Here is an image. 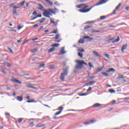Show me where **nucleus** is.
<instances>
[{
	"instance_id": "nucleus-1",
	"label": "nucleus",
	"mask_w": 129,
	"mask_h": 129,
	"mask_svg": "<svg viewBox=\"0 0 129 129\" xmlns=\"http://www.w3.org/2000/svg\"><path fill=\"white\" fill-rule=\"evenodd\" d=\"M106 3V1H105V0H101L100 1V2L94 5L93 6H92L89 9H87V8H88V5H87L85 4H82L79 5H77L76 8H77V9H81L78 11L80 13H88V12H90V11H91V10H92L94 7L100 6V5H103Z\"/></svg>"
},
{
	"instance_id": "nucleus-2",
	"label": "nucleus",
	"mask_w": 129,
	"mask_h": 129,
	"mask_svg": "<svg viewBox=\"0 0 129 129\" xmlns=\"http://www.w3.org/2000/svg\"><path fill=\"white\" fill-rule=\"evenodd\" d=\"M76 62V63H77V64H76V67L74 69V72H77L78 71H79V70H81V69H82V68L83 67V64L84 65L87 66V63L85 62L84 60H77Z\"/></svg>"
},
{
	"instance_id": "nucleus-3",
	"label": "nucleus",
	"mask_w": 129,
	"mask_h": 129,
	"mask_svg": "<svg viewBox=\"0 0 129 129\" xmlns=\"http://www.w3.org/2000/svg\"><path fill=\"white\" fill-rule=\"evenodd\" d=\"M52 14H55V11L53 9H48L46 10H44L43 16L50 19V16H52Z\"/></svg>"
},
{
	"instance_id": "nucleus-4",
	"label": "nucleus",
	"mask_w": 129,
	"mask_h": 129,
	"mask_svg": "<svg viewBox=\"0 0 129 129\" xmlns=\"http://www.w3.org/2000/svg\"><path fill=\"white\" fill-rule=\"evenodd\" d=\"M64 73H61L60 75V79L64 81V79H65V76L68 74V72H69V67H67L65 68L64 70L63 71Z\"/></svg>"
},
{
	"instance_id": "nucleus-5",
	"label": "nucleus",
	"mask_w": 129,
	"mask_h": 129,
	"mask_svg": "<svg viewBox=\"0 0 129 129\" xmlns=\"http://www.w3.org/2000/svg\"><path fill=\"white\" fill-rule=\"evenodd\" d=\"M38 9L39 10H40V11H45V8L40 3L38 4Z\"/></svg>"
},
{
	"instance_id": "nucleus-6",
	"label": "nucleus",
	"mask_w": 129,
	"mask_h": 129,
	"mask_svg": "<svg viewBox=\"0 0 129 129\" xmlns=\"http://www.w3.org/2000/svg\"><path fill=\"white\" fill-rule=\"evenodd\" d=\"M127 47V44H124L122 46L121 51L123 53L124 52V50H125L126 48Z\"/></svg>"
},
{
	"instance_id": "nucleus-7",
	"label": "nucleus",
	"mask_w": 129,
	"mask_h": 129,
	"mask_svg": "<svg viewBox=\"0 0 129 129\" xmlns=\"http://www.w3.org/2000/svg\"><path fill=\"white\" fill-rule=\"evenodd\" d=\"M65 47H61V49L60 50V55H64V54H66V51H65Z\"/></svg>"
},
{
	"instance_id": "nucleus-8",
	"label": "nucleus",
	"mask_w": 129,
	"mask_h": 129,
	"mask_svg": "<svg viewBox=\"0 0 129 129\" xmlns=\"http://www.w3.org/2000/svg\"><path fill=\"white\" fill-rule=\"evenodd\" d=\"M83 38L84 39H87L89 41H90L91 40H93V38H91V37H89V36H83Z\"/></svg>"
},
{
	"instance_id": "nucleus-9",
	"label": "nucleus",
	"mask_w": 129,
	"mask_h": 129,
	"mask_svg": "<svg viewBox=\"0 0 129 129\" xmlns=\"http://www.w3.org/2000/svg\"><path fill=\"white\" fill-rule=\"evenodd\" d=\"M93 53L96 57H100V55L98 53V52L97 51L94 50L93 51Z\"/></svg>"
},
{
	"instance_id": "nucleus-10",
	"label": "nucleus",
	"mask_w": 129,
	"mask_h": 129,
	"mask_svg": "<svg viewBox=\"0 0 129 129\" xmlns=\"http://www.w3.org/2000/svg\"><path fill=\"white\" fill-rule=\"evenodd\" d=\"M45 2H46L47 5L48 6H53V3L49 0H44Z\"/></svg>"
},
{
	"instance_id": "nucleus-11",
	"label": "nucleus",
	"mask_w": 129,
	"mask_h": 129,
	"mask_svg": "<svg viewBox=\"0 0 129 129\" xmlns=\"http://www.w3.org/2000/svg\"><path fill=\"white\" fill-rule=\"evenodd\" d=\"M17 100H18V101H23V97L22 96H17L16 97Z\"/></svg>"
},
{
	"instance_id": "nucleus-12",
	"label": "nucleus",
	"mask_w": 129,
	"mask_h": 129,
	"mask_svg": "<svg viewBox=\"0 0 129 129\" xmlns=\"http://www.w3.org/2000/svg\"><path fill=\"white\" fill-rule=\"evenodd\" d=\"M54 51H55V47H53V46H52V47H51L48 50V53H51V52H54Z\"/></svg>"
},
{
	"instance_id": "nucleus-13",
	"label": "nucleus",
	"mask_w": 129,
	"mask_h": 129,
	"mask_svg": "<svg viewBox=\"0 0 129 129\" xmlns=\"http://www.w3.org/2000/svg\"><path fill=\"white\" fill-rule=\"evenodd\" d=\"M102 104H100L99 103H95L92 106L93 107H99V106H101Z\"/></svg>"
},
{
	"instance_id": "nucleus-14",
	"label": "nucleus",
	"mask_w": 129,
	"mask_h": 129,
	"mask_svg": "<svg viewBox=\"0 0 129 129\" xmlns=\"http://www.w3.org/2000/svg\"><path fill=\"white\" fill-rule=\"evenodd\" d=\"M13 81H14V82L18 83V84H22V82H21V81H20L16 79H13Z\"/></svg>"
},
{
	"instance_id": "nucleus-15",
	"label": "nucleus",
	"mask_w": 129,
	"mask_h": 129,
	"mask_svg": "<svg viewBox=\"0 0 129 129\" xmlns=\"http://www.w3.org/2000/svg\"><path fill=\"white\" fill-rule=\"evenodd\" d=\"M114 71H115V70H114V69H113V68H110L109 70L106 71V72H107V73L114 72Z\"/></svg>"
},
{
	"instance_id": "nucleus-16",
	"label": "nucleus",
	"mask_w": 129,
	"mask_h": 129,
	"mask_svg": "<svg viewBox=\"0 0 129 129\" xmlns=\"http://www.w3.org/2000/svg\"><path fill=\"white\" fill-rule=\"evenodd\" d=\"M28 88H32L33 89H35V90H38V88L32 86H27Z\"/></svg>"
},
{
	"instance_id": "nucleus-17",
	"label": "nucleus",
	"mask_w": 129,
	"mask_h": 129,
	"mask_svg": "<svg viewBox=\"0 0 129 129\" xmlns=\"http://www.w3.org/2000/svg\"><path fill=\"white\" fill-rule=\"evenodd\" d=\"M117 42H119V36H117V39L113 41L112 43H117Z\"/></svg>"
},
{
	"instance_id": "nucleus-18",
	"label": "nucleus",
	"mask_w": 129,
	"mask_h": 129,
	"mask_svg": "<svg viewBox=\"0 0 129 129\" xmlns=\"http://www.w3.org/2000/svg\"><path fill=\"white\" fill-rule=\"evenodd\" d=\"M101 74L103 75V76H105V77L109 76V75H108L107 73L102 72Z\"/></svg>"
},
{
	"instance_id": "nucleus-19",
	"label": "nucleus",
	"mask_w": 129,
	"mask_h": 129,
	"mask_svg": "<svg viewBox=\"0 0 129 129\" xmlns=\"http://www.w3.org/2000/svg\"><path fill=\"white\" fill-rule=\"evenodd\" d=\"M95 82H96V81H90V82L87 83V85H92L93 84H94V83H95Z\"/></svg>"
},
{
	"instance_id": "nucleus-20",
	"label": "nucleus",
	"mask_w": 129,
	"mask_h": 129,
	"mask_svg": "<svg viewBox=\"0 0 129 129\" xmlns=\"http://www.w3.org/2000/svg\"><path fill=\"white\" fill-rule=\"evenodd\" d=\"M45 21H46V19L43 18H42L40 20H39V23L40 24H42V23H44V22H45Z\"/></svg>"
},
{
	"instance_id": "nucleus-21",
	"label": "nucleus",
	"mask_w": 129,
	"mask_h": 129,
	"mask_svg": "<svg viewBox=\"0 0 129 129\" xmlns=\"http://www.w3.org/2000/svg\"><path fill=\"white\" fill-rule=\"evenodd\" d=\"M45 63H39V67L41 68H43V67H45Z\"/></svg>"
},
{
	"instance_id": "nucleus-22",
	"label": "nucleus",
	"mask_w": 129,
	"mask_h": 129,
	"mask_svg": "<svg viewBox=\"0 0 129 129\" xmlns=\"http://www.w3.org/2000/svg\"><path fill=\"white\" fill-rule=\"evenodd\" d=\"M100 30H92L91 31V33H100Z\"/></svg>"
},
{
	"instance_id": "nucleus-23",
	"label": "nucleus",
	"mask_w": 129,
	"mask_h": 129,
	"mask_svg": "<svg viewBox=\"0 0 129 129\" xmlns=\"http://www.w3.org/2000/svg\"><path fill=\"white\" fill-rule=\"evenodd\" d=\"M52 46V47H59V46H60V44H59V43H56V44H53L52 45H51Z\"/></svg>"
},
{
	"instance_id": "nucleus-24",
	"label": "nucleus",
	"mask_w": 129,
	"mask_h": 129,
	"mask_svg": "<svg viewBox=\"0 0 129 129\" xmlns=\"http://www.w3.org/2000/svg\"><path fill=\"white\" fill-rule=\"evenodd\" d=\"M54 14H53V15H56V13H58V12H59V10L56 8H54Z\"/></svg>"
},
{
	"instance_id": "nucleus-25",
	"label": "nucleus",
	"mask_w": 129,
	"mask_h": 129,
	"mask_svg": "<svg viewBox=\"0 0 129 129\" xmlns=\"http://www.w3.org/2000/svg\"><path fill=\"white\" fill-rule=\"evenodd\" d=\"M31 53H37L38 52V49H34L31 51Z\"/></svg>"
},
{
	"instance_id": "nucleus-26",
	"label": "nucleus",
	"mask_w": 129,
	"mask_h": 129,
	"mask_svg": "<svg viewBox=\"0 0 129 129\" xmlns=\"http://www.w3.org/2000/svg\"><path fill=\"white\" fill-rule=\"evenodd\" d=\"M84 42H85L84 40H83L82 39H80L79 41V43L80 44H83V43H84Z\"/></svg>"
},
{
	"instance_id": "nucleus-27",
	"label": "nucleus",
	"mask_w": 129,
	"mask_h": 129,
	"mask_svg": "<svg viewBox=\"0 0 129 129\" xmlns=\"http://www.w3.org/2000/svg\"><path fill=\"white\" fill-rule=\"evenodd\" d=\"M94 120H91L89 122H86L84 123V124H89V123H91V122H94Z\"/></svg>"
},
{
	"instance_id": "nucleus-28",
	"label": "nucleus",
	"mask_w": 129,
	"mask_h": 129,
	"mask_svg": "<svg viewBox=\"0 0 129 129\" xmlns=\"http://www.w3.org/2000/svg\"><path fill=\"white\" fill-rule=\"evenodd\" d=\"M26 102H27L28 103H31L32 102H36V101H35V100L32 99L31 100H27L26 101Z\"/></svg>"
},
{
	"instance_id": "nucleus-29",
	"label": "nucleus",
	"mask_w": 129,
	"mask_h": 129,
	"mask_svg": "<svg viewBox=\"0 0 129 129\" xmlns=\"http://www.w3.org/2000/svg\"><path fill=\"white\" fill-rule=\"evenodd\" d=\"M103 70V67H101L100 68H98L97 70V72H100V71H102Z\"/></svg>"
},
{
	"instance_id": "nucleus-30",
	"label": "nucleus",
	"mask_w": 129,
	"mask_h": 129,
	"mask_svg": "<svg viewBox=\"0 0 129 129\" xmlns=\"http://www.w3.org/2000/svg\"><path fill=\"white\" fill-rule=\"evenodd\" d=\"M109 92H110V93H115V91L113 89H109Z\"/></svg>"
},
{
	"instance_id": "nucleus-31",
	"label": "nucleus",
	"mask_w": 129,
	"mask_h": 129,
	"mask_svg": "<svg viewBox=\"0 0 129 129\" xmlns=\"http://www.w3.org/2000/svg\"><path fill=\"white\" fill-rule=\"evenodd\" d=\"M59 38H60V35L59 34H56L54 38V39L58 40V39H59Z\"/></svg>"
},
{
	"instance_id": "nucleus-32",
	"label": "nucleus",
	"mask_w": 129,
	"mask_h": 129,
	"mask_svg": "<svg viewBox=\"0 0 129 129\" xmlns=\"http://www.w3.org/2000/svg\"><path fill=\"white\" fill-rule=\"evenodd\" d=\"M13 15H18L17 13V10L16 9L13 10Z\"/></svg>"
},
{
	"instance_id": "nucleus-33",
	"label": "nucleus",
	"mask_w": 129,
	"mask_h": 129,
	"mask_svg": "<svg viewBox=\"0 0 129 129\" xmlns=\"http://www.w3.org/2000/svg\"><path fill=\"white\" fill-rule=\"evenodd\" d=\"M23 120H24L23 118H20L18 119V122L19 123H21V122H22V121H23Z\"/></svg>"
},
{
	"instance_id": "nucleus-34",
	"label": "nucleus",
	"mask_w": 129,
	"mask_h": 129,
	"mask_svg": "<svg viewBox=\"0 0 129 129\" xmlns=\"http://www.w3.org/2000/svg\"><path fill=\"white\" fill-rule=\"evenodd\" d=\"M8 49L9 51H10V52L11 54H13L14 53V51H13V50H12V49H11V48L8 47Z\"/></svg>"
},
{
	"instance_id": "nucleus-35",
	"label": "nucleus",
	"mask_w": 129,
	"mask_h": 129,
	"mask_svg": "<svg viewBox=\"0 0 129 129\" xmlns=\"http://www.w3.org/2000/svg\"><path fill=\"white\" fill-rule=\"evenodd\" d=\"M78 56H79V57H80L81 58H82V57H83V53L79 52Z\"/></svg>"
},
{
	"instance_id": "nucleus-36",
	"label": "nucleus",
	"mask_w": 129,
	"mask_h": 129,
	"mask_svg": "<svg viewBox=\"0 0 129 129\" xmlns=\"http://www.w3.org/2000/svg\"><path fill=\"white\" fill-rule=\"evenodd\" d=\"M120 6H121V4H119L115 8V10H116V11H117V10H118V9H119V8H120Z\"/></svg>"
},
{
	"instance_id": "nucleus-37",
	"label": "nucleus",
	"mask_w": 129,
	"mask_h": 129,
	"mask_svg": "<svg viewBox=\"0 0 129 129\" xmlns=\"http://www.w3.org/2000/svg\"><path fill=\"white\" fill-rule=\"evenodd\" d=\"M61 112H62V110H60L59 111L56 112L55 113L54 115H58L59 114H60V113H61Z\"/></svg>"
},
{
	"instance_id": "nucleus-38",
	"label": "nucleus",
	"mask_w": 129,
	"mask_h": 129,
	"mask_svg": "<svg viewBox=\"0 0 129 129\" xmlns=\"http://www.w3.org/2000/svg\"><path fill=\"white\" fill-rule=\"evenodd\" d=\"M105 18H106V16H101L100 17V20H104L105 19Z\"/></svg>"
},
{
	"instance_id": "nucleus-39",
	"label": "nucleus",
	"mask_w": 129,
	"mask_h": 129,
	"mask_svg": "<svg viewBox=\"0 0 129 129\" xmlns=\"http://www.w3.org/2000/svg\"><path fill=\"white\" fill-rule=\"evenodd\" d=\"M54 5H56L57 7H60V4H59V2H54Z\"/></svg>"
},
{
	"instance_id": "nucleus-40",
	"label": "nucleus",
	"mask_w": 129,
	"mask_h": 129,
	"mask_svg": "<svg viewBox=\"0 0 129 129\" xmlns=\"http://www.w3.org/2000/svg\"><path fill=\"white\" fill-rule=\"evenodd\" d=\"M44 125H44V124H41V125L37 124L36 125V127H42V126H44Z\"/></svg>"
},
{
	"instance_id": "nucleus-41",
	"label": "nucleus",
	"mask_w": 129,
	"mask_h": 129,
	"mask_svg": "<svg viewBox=\"0 0 129 129\" xmlns=\"http://www.w3.org/2000/svg\"><path fill=\"white\" fill-rule=\"evenodd\" d=\"M57 30H54L53 32L50 33V34H57Z\"/></svg>"
},
{
	"instance_id": "nucleus-42",
	"label": "nucleus",
	"mask_w": 129,
	"mask_h": 129,
	"mask_svg": "<svg viewBox=\"0 0 129 129\" xmlns=\"http://www.w3.org/2000/svg\"><path fill=\"white\" fill-rule=\"evenodd\" d=\"M104 56H105V57H106V58L109 59V55H108L107 53H105L104 54Z\"/></svg>"
},
{
	"instance_id": "nucleus-43",
	"label": "nucleus",
	"mask_w": 129,
	"mask_h": 129,
	"mask_svg": "<svg viewBox=\"0 0 129 129\" xmlns=\"http://www.w3.org/2000/svg\"><path fill=\"white\" fill-rule=\"evenodd\" d=\"M89 66L90 69H92V67H93V65L91 64V62L89 63Z\"/></svg>"
},
{
	"instance_id": "nucleus-44",
	"label": "nucleus",
	"mask_w": 129,
	"mask_h": 129,
	"mask_svg": "<svg viewBox=\"0 0 129 129\" xmlns=\"http://www.w3.org/2000/svg\"><path fill=\"white\" fill-rule=\"evenodd\" d=\"M50 23H52V24H53V25H54V26H56L57 25V23L55 21H51L50 22Z\"/></svg>"
},
{
	"instance_id": "nucleus-45",
	"label": "nucleus",
	"mask_w": 129,
	"mask_h": 129,
	"mask_svg": "<svg viewBox=\"0 0 129 129\" xmlns=\"http://www.w3.org/2000/svg\"><path fill=\"white\" fill-rule=\"evenodd\" d=\"M118 79H124V77H122V76L118 77Z\"/></svg>"
},
{
	"instance_id": "nucleus-46",
	"label": "nucleus",
	"mask_w": 129,
	"mask_h": 129,
	"mask_svg": "<svg viewBox=\"0 0 129 129\" xmlns=\"http://www.w3.org/2000/svg\"><path fill=\"white\" fill-rule=\"evenodd\" d=\"M78 51H79L80 52H84V50L83 49V48L79 49H78Z\"/></svg>"
},
{
	"instance_id": "nucleus-47",
	"label": "nucleus",
	"mask_w": 129,
	"mask_h": 129,
	"mask_svg": "<svg viewBox=\"0 0 129 129\" xmlns=\"http://www.w3.org/2000/svg\"><path fill=\"white\" fill-rule=\"evenodd\" d=\"M115 12H116V9H115V10L113 11V12H112L111 14H112V15H115V14H116Z\"/></svg>"
},
{
	"instance_id": "nucleus-48",
	"label": "nucleus",
	"mask_w": 129,
	"mask_h": 129,
	"mask_svg": "<svg viewBox=\"0 0 129 129\" xmlns=\"http://www.w3.org/2000/svg\"><path fill=\"white\" fill-rule=\"evenodd\" d=\"M58 110H63V107H62V106L59 107L58 108Z\"/></svg>"
},
{
	"instance_id": "nucleus-49",
	"label": "nucleus",
	"mask_w": 129,
	"mask_h": 129,
	"mask_svg": "<svg viewBox=\"0 0 129 129\" xmlns=\"http://www.w3.org/2000/svg\"><path fill=\"white\" fill-rule=\"evenodd\" d=\"M25 3H26L25 1H23L22 3H20L21 6H23L24 5H25Z\"/></svg>"
},
{
	"instance_id": "nucleus-50",
	"label": "nucleus",
	"mask_w": 129,
	"mask_h": 129,
	"mask_svg": "<svg viewBox=\"0 0 129 129\" xmlns=\"http://www.w3.org/2000/svg\"><path fill=\"white\" fill-rule=\"evenodd\" d=\"M89 28H91V26H87V27H85L84 29V30H87V29H89Z\"/></svg>"
},
{
	"instance_id": "nucleus-51",
	"label": "nucleus",
	"mask_w": 129,
	"mask_h": 129,
	"mask_svg": "<svg viewBox=\"0 0 129 129\" xmlns=\"http://www.w3.org/2000/svg\"><path fill=\"white\" fill-rule=\"evenodd\" d=\"M86 95H87V94H85V93H83V94H81L80 95V96H86Z\"/></svg>"
},
{
	"instance_id": "nucleus-52",
	"label": "nucleus",
	"mask_w": 129,
	"mask_h": 129,
	"mask_svg": "<svg viewBox=\"0 0 129 129\" xmlns=\"http://www.w3.org/2000/svg\"><path fill=\"white\" fill-rule=\"evenodd\" d=\"M12 7L13 8V9H20V7H18L16 6H12Z\"/></svg>"
},
{
	"instance_id": "nucleus-53",
	"label": "nucleus",
	"mask_w": 129,
	"mask_h": 129,
	"mask_svg": "<svg viewBox=\"0 0 129 129\" xmlns=\"http://www.w3.org/2000/svg\"><path fill=\"white\" fill-rule=\"evenodd\" d=\"M38 17H35L31 19V21H34V20H36V19H37Z\"/></svg>"
},
{
	"instance_id": "nucleus-54",
	"label": "nucleus",
	"mask_w": 129,
	"mask_h": 129,
	"mask_svg": "<svg viewBox=\"0 0 129 129\" xmlns=\"http://www.w3.org/2000/svg\"><path fill=\"white\" fill-rule=\"evenodd\" d=\"M94 79H95V76H92V77L89 78V79H91V80Z\"/></svg>"
},
{
	"instance_id": "nucleus-55",
	"label": "nucleus",
	"mask_w": 129,
	"mask_h": 129,
	"mask_svg": "<svg viewBox=\"0 0 129 129\" xmlns=\"http://www.w3.org/2000/svg\"><path fill=\"white\" fill-rule=\"evenodd\" d=\"M12 66V64L7 63V67H11Z\"/></svg>"
},
{
	"instance_id": "nucleus-56",
	"label": "nucleus",
	"mask_w": 129,
	"mask_h": 129,
	"mask_svg": "<svg viewBox=\"0 0 129 129\" xmlns=\"http://www.w3.org/2000/svg\"><path fill=\"white\" fill-rule=\"evenodd\" d=\"M23 26H19L17 29L18 30H21Z\"/></svg>"
},
{
	"instance_id": "nucleus-57",
	"label": "nucleus",
	"mask_w": 129,
	"mask_h": 129,
	"mask_svg": "<svg viewBox=\"0 0 129 129\" xmlns=\"http://www.w3.org/2000/svg\"><path fill=\"white\" fill-rule=\"evenodd\" d=\"M32 15H37V11H34L33 13H32Z\"/></svg>"
},
{
	"instance_id": "nucleus-58",
	"label": "nucleus",
	"mask_w": 129,
	"mask_h": 129,
	"mask_svg": "<svg viewBox=\"0 0 129 129\" xmlns=\"http://www.w3.org/2000/svg\"><path fill=\"white\" fill-rule=\"evenodd\" d=\"M116 103V101H115V100H113L112 101V104H114L115 103Z\"/></svg>"
},
{
	"instance_id": "nucleus-59",
	"label": "nucleus",
	"mask_w": 129,
	"mask_h": 129,
	"mask_svg": "<svg viewBox=\"0 0 129 129\" xmlns=\"http://www.w3.org/2000/svg\"><path fill=\"white\" fill-rule=\"evenodd\" d=\"M91 89H92V88L89 87V89L87 90V92L90 91V90H91Z\"/></svg>"
},
{
	"instance_id": "nucleus-60",
	"label": "nucleus",
	"mask_w": 129,
	"mask_h": 129,
	"mask_svg": "<svg viewBox=\"0 0 129 129\" xmlns=\"http://www.w3.org/2000/svg\"><path fill=\"white\" fill-rule=\"evenodd\" d=\"M125 10H127V11H129V6H126L125 7Z\"/></svg>"
},
{
	"instance_id": "nucleus-61",
	"label": "nucleus",
	"mask_w": 129,
	"mask_h": 129,
	"mask_svg": "<svg viewBox=\"0 0 129 129\" xmlns=\"http://www.w3.org/2000/svg\"><path fill=\"white\" fill-rule=\"evenodd\" d=\"M49 68H50V69H54V66H50Z\"/></svg>"
},
{
	"instance_id": "nucleus-62",
	"label": "nucleus",
	"mask_w": 129,
	"mask_h": 129,
	"mask_svg": "<svg viewBox=\"0 0 129 129\" xmlns=\"http://www.w3.org/2000/svg\"><path fill=\"white\" fill-rule=\"evenodd\" d=\"M36 17H37V18H42V15L40 14L39 15H37Z\"/></svg>"
},
{
	"instance_id": "nucleus-63",
	"label": "nucleus",
	"mask_w": 129,
	"mask_h": 129,
	"mask_svg": "<svg viewBox=\"0 0 129 129\" xmlns=\"http://www.w3.org/2000/svg\"><path fill=\"white\" fill-rule=\"evenodd\" d=\"M38 38H33L32 39V41H37V40H38Z\"/></svg>"
},
{
	"instance_id": "nucleus-64",
	"label": "nucleus",
	"mask_w": 129,
	"mask_h": 129,
	"mask_svg": "<svg viewBox=\"0 0 129 129\" xmlns=\"http://www.w3.org/2000/svg\"><path fill=\"white\" fill-rule=\"evenodd\" d=\"M61 42V39H58L56 41V43H60Z\"/></svg>"
}]
</instances>
